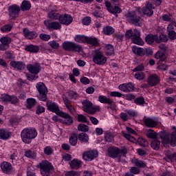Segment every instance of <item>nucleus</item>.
<instances>
[{"mask_svg": "<svg viewBox=\"0 0 176 176\" xmlns=\"http://www.w3.org/2000/svg\"><path fill=\"white\" fill-rule=\"evenodd\" d=\"M129 171H130V173H131L133 175H134L140 174V173H141V170H140V168H138L137 166H132V167H131Z\"/></svg>", "mask_w": 176, "mask_h": 176, "instance_id": "nucleus-58", "label": "nucleus"}, {"mask_svg": "<svg viewBox=\"0 0 176 176\" xmlns=\"http://www.w3.org/2000/svg\"><path fill=\"white\" fill-rule=\"evenodd\" d=\"M78 131H82L83 133H86L89 131V126L85 124H79L78 125Z\"/></svg>", "mask_w": 176, "mask_h": 176, "instance_id": "nucleus-52", "label": "nucleus"}, {"mask_svg": "<svg viewBox=\"0 0 176 176\" xmlns=\"http://www.w3.org/2000/svg\"><path fill=\"white\" fill-rule=\"evenodd\" d=\"M26 102V107L28 109H31V108H34V107L36 105V100L32 98H28Z\"/></svg>", "mask_w": 176, "mask_h": 176, "instance_id": "nucleus-35", "label": "nucleus"}, {"mask_svg": "<svg viewBox=\"0 0 176 176\" xmlns=\"http://www.w3.org/2000/svg\"><path fill=\"white\" fill-rule=\"evenodd\" d=\"M25 156L29 159H35L36 157V153L32 150H27L25 151Z\"/></svg>", "mask_w": 176, "mask_h": 176, "instance_id": "nucleus-45", "label": "nucleus"}, {"mask_svg": "<svg viewBox=\"0 0 176 176\" xmlns=\"http://www.w3.org/2000/svg\"><path fill=\"white\" fill-rule=\"evenodd\" d=\"M10 138V132L6 129H0V138L1 140H9Z\"/></svg>", "mask_w": 176, "mask_h": 176, "instance_id": "nucleus-36", "label": "nucleus"}, {"mask_svg": "<svg viewBox=\"0 0 176 176\" xmlns=\"http://www.w3.org/2000/svg\"><path fill=\"white\" fill-rule=\"evenodd\" d=\"M110 13H112V14H116V13H121L122 10L119 6H114L111 8V10L109 11Z\"/></svg>", "mask_w": 176, "mask_h": 176, "instance_id": "nucleus-54", "label": "nucleus"}, {"mask_svg": "<svg viewBox=\"0 0 176 176\" xmlns=\"http://www.w3.org/2000/svg\"><path fill=\"white\" fill-rule=\"evenodd\" d=\"M27 68L28 71L33 74L28 76V80H35L38 79V76L37 75L41 72V64L38 63L29 64L27 65Z\"/></svg>", "mask_w": 176, "mask_h": 176, "instance_id": "nucleus-3", "label": "nucleus"}, {"mask_svg": "<svg viewBox=\"0 0 176 176\" xmlns=\"http://www.w3.org/2000/svg\"><path fill=\"white\" fill-rule=\"evenodd\" d=\"M23 34L25 36V38H27L28 39H35L38 37V34L35 31H30L28 28H24L23 30Z\"/></svg>", "mask_w": 176, "mask_h": 176, "instance_id": "nucleus-21", "label": "nucleus"}, {"mask_svg": "<svg viewBox=\"0 0 176 176\" xmlns=\"http://www.w3.org/2000/svg\"><path fill=\"white\" fill-rule=\"evenodd\" d=\"M82 108L85 110L87 113H90L91 115H94L96 112L100 111V106H94L93 103L90 100H85L82 102Z\"/></svg>", "mask_w": 176, "mask_h": 176, "instance_id": "nucleus-5", "label": "nucleus"}, {"mask_svg": "<svg viewBox=\"0 0 176 176\" xmlns=\"http://www.w3.org/2000/svg\"><path fill=\"white\" fill-rule=\"evenodd\" d=\"M0 41L2 45L7 46V45H10V43L12 42V38L10 37L4 36L0 38Z\"/></svg>", "mask_w": 176, "mask_h": 176, "instance_id": "nucleus-50", "label": "nucleus"}, {"mask_svg": "<svg viewBox=\"0 0 176 176\" xmlns=\"http://www.w3.org/2000/svg\"><path fill=\"white\" fill-rule=\"evenodd\" d=\"M107 152L109 157L112 159H116L118 156L120 157V149L118 147H109Z\"/></svg>", "mask_w": 176, "mask_h": 176, "instance_id": "nucleus-18", "label": "nucleus"}, {"mask_svg": "<svg viewBox=\"0 0 176 176\" xmlns=\"http://www.w3.org/2000/svg\"><path fill=\"white\" fill-rule=\"evenodd\" d=\"M144 123L146 127L153 128L157 126V122L155 121L153 118H146L144 121Z\"/></svg>", "mask_w": 176, "mask_h": 176, "instance_id": "nucleus-27", "label": "nucleus"}, {"mask_svg": "<svg viewBox=\"0 0 176 176\" xmlns=\"http://www.w3.org/2000/svg\"><path fill=\"white\" fill-rule=\"evenodd\" d=\"M21 9L23 12L30 10V9H31V2L24 0L21 5Z\"/></svg>", "mask_w": 176, "mask_h": 176, "instance_id": "nucleus-33", "label": "nucleus"}, {"mask_svg": "<svg viewBox=\"0 0 176 176\" xmlns=\"http://www.w3.org/2000/svg\"><path fill=\"white\" fill-rule=\"evenodd\" d=\"M93 62L98 65H104L107 64V57L104 56V53L100 51L96 50L93 54Z\"/></svg>", "mask_w": 176, "mask_h": 176, "instance_id": "nucleus-7", "label": "nucleus"}, {"mask_svg": "<svg viewBox=\"0 0 176 176\" xmlns=\"http://www.w3.org/2000/svg\"><path fill=\"white\" fill-rule=\"evenodd\" d=\"M25 50L30 53H38V52H39V47L34 45H27Z\"/></svg>", "mask_w": 176, "mask_h": 176, "instance_id": "nucleus-34", "label": "nucleus"}, {"mask_svg": "<svg viewBox=\"0 0 176 176\" xmlns=\"http://www.w3.org/2000/svg\"><path fill=\"white\" fill-rule=\"evenodd\" d=\"M45 112V107L41 105H38L36 111V115H41V113H43Z\"/></svg>", "mask_w": 176, "mask_h": 176, "instance_id": "nucleus-61", "label": "nucleus"}, {"mask_svg": "<svg viewBox=\"0 0 176 176\" xmlns=\"http://www.w3.org/2000/svg\"><path fill=\"white\" fill-rule=\"evenodd\" d=\"M8 12L10 17L14 19L20 14V7L17 5H13L8 8Z\"/></svg>", "mask_w": 176, "mask_h": 176, "instance_id": "nucleus-16", "label": "nucleus"}, {"mask_svg": "<svg viewBox=\"0 0 176 176\" xmlns=\"http://www.w3.org/2000/svg\"><path fill=\"white\" fill-rule=\"evenodd\" d=\"M78 140L81 142H89V135L85 133H81L78 135Z\"/></svg>", "mask_w": 176, "mask_h": 176, "instance_id": "nucleus-46", "label": "nucleus"}, {"mask_svg": "<svg viewBox=\"0 0 176 176\" xmlns=\"http://www.w3.org/2000/svg\"><path fill=\"white\" fill-rule=\"evenodd\" d=\"M126 19L129 23L137 25L138 27H141L142 22H141V18L140 16H137V14L135 12H131L126 14Z\"/></svg>", "mask_w": 176, "mask_h": 176, "instance_id": "nucleus-9", "label": "nucleus"}, {"mask_svg": "<svg viewBox=\"0 0 176 176\" xmlns=\"http://www.w3.org/2000/svg\"><path fill=\"white\" fill-rule=\"evenodd\" d=\"M37 97L40 101L46 102L47 100V92L41 93L37 95Z\"/></svg>", "mask_w": 176, "mask_h": 176, "instance_id": "nucleus-53", "label": "nucleus"}, {"mask_svg": "<svg viewBox=\"0 0 176 176\" xmlns=\"http://www.w3.org/2000/svg\"><path fill=\"white\" fill-rule=\"evenodd\" d=\"M98 101H99V102H101V104H108V108H111L113 110L116 108V104H115V102H113L112 99L107 98V96L102 95L99 96Z\"/></svg>", "mask_w": 176, "mask_h": 176, "instance_id": "nucleus-12", "label": "nucleus"}, {"mask_svg": "<svg viewBox=\"0 0 176 176\" xmlns=\"http://www.w3.org/2000/svg\"><path fill=\"white\" fill-rule=\"evenodd\" d=\"M72 16L69 14L60 15L59 18L60 23L65 25H69L72 23Z\"/></svg>", "mask_w": 176, "mask_h": 176, "instance_id": "nucleus-22", "label": "nucleus"}, {"mask_svg": "<svg viewBox=\"0 0 176 176\" xmlns=\"http://www.w3.org/2000/svg\"><path fill=\"white\" fill-rule=\"evenodd\" d=\"M132 42L135 43V45H139L140 46H142V45H144V43L141 38V32H140V30L137 29L133 30Z\"/></svg>", "mask_w": 176, "mask_h": 176, "instance_id": "nucleus-13", "label": "nucleus"}, {"mask_svg": "<svg viewBox=\"0 0 176 176\" xmlns=\"http://www.w3.org/2000/svg\"><path fill=\"white\" fill-rule=\"evenodd\" d=\"M78 120L81 122V123H87V118L82 114L78 116Z\"/></svg>", "mask_w": 176, "mask_h": 176, "instance_id": "nucleus-60", "label": "nucleus"}, {"mask_svg": "<svg viewBox=\"0 0 176 176\" xmlns=\"http://www.w3.org/2000/svg\"><path fill=\"white\" fill-rule=\"evenodd\" d=\"M164 160L166 162H171V163L176 162V153L173 154H168L164 157Z\"/></svg>", "mask_w": 176, "mask_h": 176, "instance_id": "nucleus-43", "label": "nucleus"}, {"mask_svg": "<svg viewBox=\"0 0 176 176\" xmlns=\"http://www.w3.org/2000/svg\"><path fill=\"white\" fill-rule=\"evenodd\" d=\"M160 138L164 141V144H170L171 146H176V131L170 135L167 131H161L159 133Z\"/></svg>", "mask_w": 176, "mask_h": 176, "instance_id": "nucleus-2", "label": "nucleus"}, {"mask_svg": "<svg viewBox=\"0 0 176 176\" xmlns=\"http://www.w3.org/2000/svg\"><path fill=\"white\" fill-rule=\"evenodd\" d=\"M160 82V78L156 74H152L147 78V83H148L151 87L157 86Z\"/></svg>", "mask_w": 176, "mask_h": 176, "instance_id": "nucleus-19", "label": "nucleus"}, {"mask_svg": "<svg viewBox=\"0 0 176 176\" xmlns=\"http://www.w3.org/2000/svg\"><path fill=\"white\" fill-rule=\"evenodd\" d=\"M38 168H40V171L43 176H50V171L53 170V165L47 160L42 161L37 165Z\"/></svg>", "mask_w": 176, "mask_h": 176, "instance_id": "nucleus-4", "label": "nucleus"}, {"mask_svg": "<svg viewBox=\"0 0 176 176\" xmlns=\"http://www.w3.org/2000/svg\"><path fill=\"white\" fill-rule=\"evenodd\" d=\"M60 16L61 14L56 12L54 10H52L48 13V17L52 20H59Z\"/></svg>", "mask_w": 176, "mask_h": 176, "instance_id": "nucleus-40", "label": "nucleus"}, {"mask_svg": "<svg viewBox=\"0 0 176 176\" xmlns=\"http://www.w3.org/2000/svg\"><path fill=\"white\" fill-rule=\"evenodd\" d=\"M146 135H147L148 138H152L153 140H157V133L152 129H150L147 132Z\"/></svg>", "mask_w": 176, "mask_h": 176, "instance_id": "nucleus-49", "label": "nucleus"}, {"mask_svg": "<svg viewBox=\"0 0 176 176\" xmlns=\"http://www.w3.org/2000/svg\"><path fill=\"white\" fill-rule=\"evenodd\" d=\"M133 101L136 105H142V107L145 105V98L142 96L135 98Z\"/></svg>", "mask_w": 176, "mask_h": 176, "instance_id": "nucleus-47", "label": "nucleus"}, {"mask_svg": "<svg viewBox=\"0 0 176 176\" xmlns=\"http://www.w3.org/2000/svg\"><path fill=\"white\" fill-rule=\"evenodd\" d=\"M1 100L3 102H9L10 100V95L8 94H3L1 96Z\"/></svg>", "mask_w": 176, "mask_h": 176, "instance_id": "nucleus-57", "label": "nucleus"}, {"mask_svg": "<svg viewBox=\"0 0 176 176\" xmlns=\"http://www.w3.org/2000/svg\"><path fill=\"white\" fill-rule=\"evenodd\" d=\"M153 9H155L153 5L151 3H147L146 6L143 8V13L146 14V16L151 17V16L153 14Z\"/></svg>", "mask_w": 176, "mask_h": 176, "instance_id": "nucleus-23", "label": "nucleus"}, {"mask_svg": "<svg viewBox=\"0 0 176 176\" xmlns=\"http://www.w3.org/2000/svg\"><path fill=\"white\" fill-rule=\"evenodd\" d=\"M132 52L134 53V54H137L140 57L145 56V49L144 48L133 46L132 47Z\"/></svg>", "mask_w": 176, "mask_h": 176, "instance_id": "nucleus-29", "label": "nucleus"}, {"mask_svg": "<svg viewBox=\"0 0 176 176\" xmlns=\"http://www.w3.org/2000/svg\"><path fill=\"white\" fill-rule=\"evenodd\" d=\"M74 40L78 43H85L87 41V36L84 35H77L75 36Z\"/></svg>", "mask_w": 176, "mask_h": 176, "instance_id": "nucleus-42", "label": "nucleus"}, {"mask_svg": "<svg viewBox=\"0 0 176 176\" xmlns=\"http://www.w3.org/2000/svg\"><path fill=\"white\" fill-rule=\"evenodd\" d=\"M155 36L156 43H162V42L166 43L168 41V37L166 34H161L160 36L155 34Z\"/></svg>", "mask_w": 176, "mask_h": 176, "instance_id": "nucleus-28", "label": "nucleus"}, {"mask_svg": "<svg viewBox=\"0 0 176 176\" xmlns=\"http://www.w3.org/2000/svg\"><path fill=\"white\" fill-rule=\"evenodd\" d=\"M155 57L157 60H160L161 62H164L167 60V56H166V54L162 51L157 52L155 54Z\"/></svg>", "mask_w": 176, "mask_h": 176, "instance_id": "nucleus-31", "label": "nucleus"}, {"mask_svg": "<svg viewBox=\"0 0 176 176\" xmlns=\"http://www.w3.org/2000/svg\"><path fill=\"white\" fill-rule=\"evenodd\" d=\"M68 96L70 97L71 100H76V98L79 97V95L78 94V93L72 90H69L68 91Z\"/></svg>", "mask_w": 176, "mask_h": 176, "instance_id": "nucleus-55", "label": "nucleus"}, {"mask_svg": "<svg viewBox=\"0 0 176 176\" xmlns=\"http://www.w3.org/2000/svg\"><path fill=\"white\" fill-rule=\"evenodd\" d=\"M36 87L39 94H41V93H47V88L46 87L45 84H43V82L37 83Z\"/></svg>", "mask_w": 176, "mask_h": 176, "instance_id": "nucleus-32", "label": "nucleus"}, {"mask_svg": "<svg viewBox=\"0 0 176 176\" xmlns=\"http://www.w3.org/2000/svg\"><path fill=\"white\" fill-rule=\"evenodd\" d=\"M59 116L65 119L61 121V123L65 124L66 126H71V124L74 123V119L72 118V117L65 112L62 111L60 113Z\"/></svg>", "mask_w": 176, "mask_h": 176, "instance_id": "nucleus-14", "label": "nucleus"}, {"mask_svg": "<svg viewBox=\"0 0 176 176\" xmlns=\"http://www.w3.org/2000/svg\"><path fill=\"white\" fill-rule=\"evenodd\" d=\"M0 167L1 171H3L4 174H10V173H12V169L13 168L12 164L8 162H1Z\"/></svg>", "mask_w": 176, "mask_h": 176, "instance_id": "nucleus-20", "label": "nucleus"}, {"mask_svg": "<svg viewBox=\"0 0 176 176\" xmlns=\"http://www.w3.org/2000/svg\"><path fill=\"white\" fill-rule=\"evenodd\" d=\"M46 107H47V111H50V112H53L54 113L58 115V116H60V113L63 112L60 111V107L58 106V104L56 102H52V100L47 101Z\"/></svg>", "mask_w": 176, "mask_h": 176, "instance_id": "nucleus-10", "label": "nucleus"}, {"mask_svg": "<svg viewBox=\"0 0 176 176\" xmlns=\"http://www.w3.org/2000/svg\"><path fill=\"white\" fill-rule=\"evenodd\" d=\"M105 53L108 54L109 56H111V54H113L115 52V48L113 47L112 45L108 44L104 47Z\"/></svg>", "mask_w": 176, "mask_h": 176, "instance_id": "nucleus-44", "label": "nucleus"}, {"mask_svg": "<svg viewBox=\"0 0 176 176\" xmlns=\"http://www.w3.org/2000/svg\"><path fill=\"white\" fill-rule=\"evenodd\" d=\"M151 146L152 149L159 151L160 148V141H159L157 139H154L151 143Z\"/></svg>", "mask_w": 176, "mask_h": 176, "instance_id": "nucleus-41", "label": "nucleus"}, {"mask_svg": "<svg viewBox=\"0 0 176 176\" xmlns=\"http://www.w3.org/2000/svg\"><path fill=\"white\" fill-rule=\"evenodd\" d=\"M11 67H13V68H16L18 70H23L24 68H25V64H24V62L22 61H14L12 60L10 62Z\"/></svg>", "mask_w": 176, "mask_h": 176, "instance_id": "nucleus-26", "label": "nucleus"}, {"mask_svg": "<svg viewBox=\"0 0 176 176\" xmlns=\"http://www.w3.org/2000/svg\"><path fill=\"white\" fill-rule=\"evenodd\" d=\"M69 142L72 146H76V144H78V136H76V134H71L69 139Z\"/></svg>", "mask_w": 176, "mask_h": 176, "instance_id": "nucleus-38", "label": "nucleus"}, {"mask_svg": "<svg viewBox=\"0 0 176 176\" xmlns=\"http://www.w3.org/2000/svg\"><path fill=\"white\" fill-rule=\"evenodd\" d=\"M44 24L50 31L61 30V23L58 21H45Z\"/></svg>", "mask_w": 176, "mask_h": 176, "instance_id": "nucleus-11", "label": "nucleus"}, {"mask_svg": "<svg viewBox=\"0 0 176 176\" xmlns=\"http://www.w3.org/2000/svg\"><path fill=\"white\" fill-rule=\"evenodd\" d=\"M12 28H13V26L10 24L4 25L2 26L0 29L1 32H10L12 31Z\"/></svg>", "mask_w": 176, "mask_h": 176, "instance_id": "nucleus-51", "label": "nucleus"}, {"mask_svg": "<svg viewBox=\"0 0 176 176\" xmlns=\"http://www.w3.org/2000/svg\"><path fill=\"white\" fill-rule=\"evenodd\" d=\"M103 33L104 35H112V34L115 33V30L111 26H104L103 28Z\"/></svg>", "mask_w": 176, "mask_h": 176, "instance_id": "nucleus-39", "label": "nucleus"}, {"mask_svg": "<svg viewBox=\"0 0 176 176\" xmlns=\"http://www.w3.org/2000/svg\"><path fill=\"white\" fill-rule=\"evenodd\" d=\"M63 47L65 52H77L78 53H80L83 50V48L80 45L71 41L64 42L63 43Z\"/></svg>", "mask_w": 176, "mask_h": 176, "instance_id": "nucleus-6", "label": "nucleus"}, {"mask_svg": "<svg viewBox=\"0 0 176 176\" xmlns=\"http://www.w3.org/2000/svg\"><path fill=\"white\" fill-rule=\"evenodd\" d=\"M145 42L148 45H152L154 42H156V37L152 34H149L145 37Z\"/></svg>", "mask_w": 176, "mask_h": 176, "instance_id": "nucleus-37", "label": "nucleus"}, {"mask_svg": "<svg viewBox=\"0 0 176 176\" xmlns=\"http://www.w3.org/2000/svg\"><path fill=\"white\" fill-rule=\"evenodd\" d=\"M69 164L72 170H78V168L82 167V162L80 160L75 158L72 160Z\"/></svg>", "mask_w": 176, "mask_h": 176, "instance_id": "nucleus-24", "label": "nucleus"}, {"mask_svg": "<svg viewBox=\"0 0 176 176\" xmlns=\"http://www.w3.org/2000/svg\"><path fill=\"white\" fill-rule=\"evenodd\" d=\"M86 43L88 45H91V46H94V47H97L100 43H98V39L94 37H87Z\"/></svg>", "mask_w": 176, "mask_h": 176, "instance_id": "nucleus-30", "label": "nucleus"}, {"mask_svg": "<svg viewBox=\"0 0 176 176\" xmlns=\"http://www.w3.org/2000/svg\"><path fill=\"white\" fill-rule=\"evenodd\" d=\"M168 36L171 41H175L176 32L175 31L168 32Z\"/></svg>", "mask_w": 176, "mask_h": 176, "instance_id": "nucleus-63", "label": "nucleus"}, {"mask_svg": "<svg viewBox=\"0 0 176 176\" xmlns=\"http://www.w3.org/2000/svg\"><path fill=\"white\" fill-rule=\"evenodd\" d=\"M39 38L41 39V41H47L49 39H50V35L46 34H40Z\"/></svg>", "mask_w": 176, "mask_h": 176, "instance_id": "nucleus-64", "label": "nucleus"}, {"mask_svg": "<svg viewBox=\"0 0 176 176\" xmlns=\"http://www.w3.org/2000/svg\"><path fill=\"white\" fill-rule=\"evenodd\" d=\"M44 153L47 155H50L53 153V148L47 146L44 148Z\"/></svg>", "mask_w": 176, "mask_h": 176, "instance_id": "nucleus-62", "label": "nucleus"}, {"mask_svg": "<svg viewBox=\"0 0 176 176\" xmlns=\"http://www.w3.org/2000/svg\"><path fill=\"white\" fill-rule=\"evenodd\" d=\"M19 98L14 95H10V100L9 102H11V104H13L14 105H16V104L19 103Z\"/></svg>", "mask_w": 176, "mask_h": 176, "instance_id": "nucleus-56", "label": "nucleus"}, {"mask_svg": "<svg viewBox=\"0 0 176 176\" xmlns=\"http://www.w3.org/2000/svg\"><path fill=\"white\" fill-rule=\"evenodd\" d=\"M135 86L132 82L122 84L118 86L119 90L124 91V93H130L134 91Z\"/></svg>", "mask_w": 176, "mask_h": 176, "instance_id": "nucleus-15", "label": "nucleus"}, {"mask_svg": "<svg viewBox=\"0 0 176 176\" xmlns=\"http://www.w3.org/2000/svg\"><path fill=\"white\" fill-rule=\"evenodd\" d=\"M48 45L52 47L53 49H58L60 47V44L58 43H56V41H52L48 42Z\"/></svg>", "mask_w": 176, "mask_h": 176, "instance_id": "nucleus-59", "label": "nucleus"}, {"mask_svg": "<svg viewBox=\"0 0 176 176\" xmlns=\"http://www.w3.org/2000/svg\"><path fill=\"white\" fill-rule=\"evenodd\" d=\"M98 156V152L96 151H86L83 153L82 155V159L84 160H93L94 159H96Z\"/></svg>", "mask_w": 176, "mask_h": 176, "instance_id": "nucleus-17", "label": "nucleus"}, {"mask_svg": "<svg viewBox=\"0 0 176 176\" xmlns=\"http://www.w3.org/2000/svg\"><path fill=\"white\" fill-rule=\"evenodd\" d=\"M135 79H138V80H144L145 78H146V76L145 75V73L142 72H137L134 75Z\"/></svg>", "mask_w": 176, "mask_h": 176, "instance_id": "nucleus-48", "label": "nucleus"}, {"mask_svg": "<svg viewBox=\"0 0 176 176\" xmlns=\"http://www.w3.org/2000/svg\"><path fill=\"white\" fill-rule=\"evenodd\" d=\"M124 138L128 140V141H131V142H133L134 144L138 142L140 146H144V147L149 146V142H148L146 140L142 138H138L137 140L135 139V138L131 136V135L127 134V133H124Z\"/></svg>", "mask_w": 176, "mask_h": 176, "instance_id": "nucleus-8", "label": "nucleus"}, {"mask_svg": "<svg viewBox=\"0 0 176 176\" xmlns=\"http://www.w3.org/2000/svg\"><path fill=\"white\" fill-rule=\"evenodd\" d=\"M37 135L38 131L35 129L26 128L21 132V138L24 144H31Z\"/></svg>", "mask_w": 176, "mask_h": 176, "instance_id": "nucleus-1", "label": "nucleus"}, {"mask_svg": "<svg viewBox=\"0 0 176 176\" xmlns=\"http://www.w3.org/2000/svg\"><path fill=\"white\" fill-rule=\"evenodd\" d=\"M131 162L138 168H146V162L144 161L134 157L132 159Z\"/></svg>", "mask_w": 176, "mask_h": 176, "instance_id": "nucleus-25", "label": "nucleus"}]
</instances>
